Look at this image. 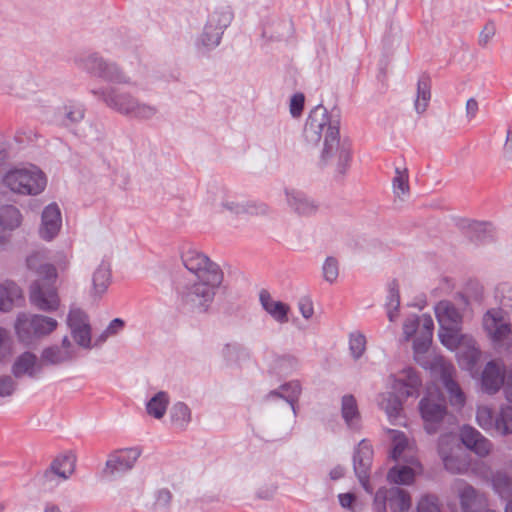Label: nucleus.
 I'll use <instances>...</instances> for the list:
<instances>
[{
  "label": "nucleus",
  "mask_w": 512,
  "mask_h": 512,
  "mask_svg": "<svg viewBox=\"0 0 512 512\" xmlns=\"http://www.w3.org/2000/svg\"><path fill=\"white\" fill-rule=\"evenodd\" d=\"M339 129V119L319 105L309 114L304 128V138L307 144L312 146H318L322 142L321 162L335 164L337 171L344 174L351 160V152L349 146L341 143Z\"/></svg>",
  "instance_id": "obj_1"
},
{
  "label": "nucleus",
  "mask_w": 512,
  "mask_h": 512,
  "mask_svg": "<svg viewBox=\"0 0 512 512\" xmlns=\"http://www.w3.org/2000/svg\"><path fill=\"white\" fill-rule=\"evenodd\" d=\"M434 313L439 324L438 336L442 345L456 351L457 361L462 369L472 371L481 352L472 336L460 332L463 319L460 308L449 300H442L435 305Z\"/></svg>",
  "instance_id": "obj_2"
},
{
  "label": "nucleus",
  "mask_w": 512,
  "mask_h": 512,
  "mask_svg": "<svg viewBox=\"0 0 512 512\" xmlns=\"http://www.w3.org/2000/svg\"><path fill=\"white\" fill-rule=\"evenodd\" d=\"M181 258L185 268L195 276L188 288L186 300L201 308L208 307L223 281L220 266L195 248L184 251Z\"/></svg>",
  "instance_id": "obj_3"
},
{
  "label": "nucleus",
  "mask_w": 512,
  "mask_h": 512,
  "mask_svg": "<svg viewBox=\"0 0 512 512\" xmlns=\"http://www.w3.org/2000/svg\"><path fill=\"white\" fill-rule=\"evenodd\" d=\"M27 266L37 274V279L29 290L31 304L42 311L57 310L60 306V298L54 286L57 279L55 267L46 263L44 256L39 252L27 258Z\"/></svg>",
  "instance_id": "obj_4"
},
{
  "label": "nucleus",
  "mask_w": 512,
  "mask_h": 512,
  "mask_svg": "<svg viewBox=\"0 0 512 512\" xmlns=\"http://www.w3.org/2000/svg\"><path fill=\"white\" fill-rule=\"evenodd\" d=\"M2 183L10 191L20 195H38L47 185L45 174L36 166H20L9 169Z\"/></svg>",
  "instance_id": "obj_5"
},
{
  "label": "nucleus",
  "mask_w": 512,
  "mask_h": 512,
  "mask_svg": "<svg viewBox=\"0 0 512 512\" xmlns=\"http://www.w3.org/2000/svg\"><path fill=\"white\" fill-rule=\"evenodd\" d=\"M57 326L58 322L52 317L21 313L17 316L14 330L20 342L30 344L34 339L50 335Z\"/></svg>",
  "instance_id": "obj_6"
},
{
  "label": "nucleus",
  "mask_w": 512,
  "mask_h": 512,
  "mask_svg": "<svg viewBox=\"0 0 512 512\" xmlns=\"http://www.w3.org/2000/svg\"><path fill=\"white\" fill-rule=\"evenodd\" d=\"M418 407L425 430L430 434L437 432L447 414L445 399L439 389L428 388Z\"/></svg>",
  "instance_id": "obj_7"
},
{
  "label": "nucleus",
  "mask_w": 512,
  "mask_h": 512,
  "mask_svg": "<svg viewBox=\"0 0 512 512\" xmlns=\"http://www.w3.org/2000/svg\"><path fill=\"white\" fill-rule=\"evenodd\" d=\"M478 425L486 431H495L501 436L512 434V406L501 405L495 414L487 405L478 406L476 411Z\"/></svg>",
  "instance_id": "obj_8"
},
{
  "label": "nucleus",
  "mask_w": 512,
  "mask_h": 512,
  "mask_svg": "<svg viewBox=\"0 0 512 512\" xmlns=\"http://www.w3.org/2000/svg\"><path fill=\"white\" fill-rule=\"evenodd\" d=\"M483 328L495 345L512 349V324L501 309H491L484 314Z\"/></svg>",
  "instance_id": "obj_9"
},
{
  "label": "nucleus",
  "mask_w": 512,
  "mask_h": 512,
  "mask_svg": "<svg viewBox=\"0 0 512 512\" xmlns=\"http://www.w3.org/2000/svg\"><path fill=\"white\" fill-rule=\"evenodd\" d=\"M429 370L441 378L451 406L461 409L465 405L466 396L459 384L454 380L456 373L454 366L445 360L444 357H434Z\"/></svg>",
  "instance_id": "obj_10"
},
{
  "label": "nucleus",
  "mask_w": 512,
  "mask_h": 512,
  "mask_svg": "<svg viewBox=\"0 0 512 512\" xmlns=\"http://www.w3.org/2000/svg\"><path fill=\"white\" fill-rule=\"evenodd\" d=\"M452 489L458 498L462 512H483L489 507L486 494L464 479H455L452 483Z\"/></svg>",
  "instance_id": "obj_11"
},
{
  "label": "nucleus",
  "mask_w": 512,
  "mask_h": 512,
  "mask_svg": "<svg viewBox=\"0 0 512 512\" xmlns=\"http://www.w3.org/2000/svg\"><path fill=\"white\" fill-rule=\"evenodd\" d=\"M387 503L392 512H406L411 506L409 494L398 487L380 488L374 496V512H387Z\"/></svg>",
  "instance_id": "obj_12"
},
{
  "label": "nucleus",
  "mask_w": 512,
  "mask_h": 512,
  "mask_svg": "<svg viewBox=\"0 0 512 512\" xmlns=\"http://www.w3.org/2000/svg\"><path fill=\"white\" fill-rule=\"evenodd\" d=\"M373 460V449L369 441L363 439L359 442L353 455V469L355 475L363 487L369 493H373V487L370 484V469Z\"/></svg>",
  "instance_id": "obj_13"
},
{
  "label": "nucleus",
  "mask_w": 512,
  "mask_h": 512,
  "mask_svg": "<svg viewBox=\"0 0 512 512\" xmlns=\"http://www.w3.org/2000/svg\"><path fill=\"white\" fill-rule=\"evenodd\" d=\"M390 388L401 397H417L419 395L422 381L415 369L406 367L388 377Z\"/></svg>",
  "instance_id": "obj_14"
},
{
  "label": "nucleus",
  "mask_w": 512,
  "mask_h": 512,
  "mask_svg": "<svg viewBox=\"0 0 512 512\" xmlns=\"http://www.w3.org/2000/svg\"><path fill=\"white\" fill-rule=\"evenodd\" d=\"M302 388L299 381H290L281 385L277 390L271 391L266 399L268 401H279L287 412L290 413L292 420L296 417L295 403L298 401Z\"/></svg>",
  "instance_id": "obj_15"
},
{
  "label": "nucleus",
  "mask_w": 512,
  "mask_h": 512,
  "mask_svg": "<svg viewBox=\"0 0 512 512\" xmlns=\"http://www.w3.org/2000/svg\"><path fill=\"white\" fill-rule=\"evenodd\" d=\"M67 324L74 340L82 347H89L91 330L87 315L78 308H72L68 314Z\"/></svg>",
  "instance_id": "obj_16"
},
{
  "label": "nucleus",
  "mask_w": 512,
  "mask_h": 512,
  "mask_svg": "<svg viewBox=\"0 0 512 512\" xmlns=\"http://www.w3.org/2000/svg\"><path fill=\"white\" fill-rule=\"evenodd\" d=\"M106 103L121 113L133 114L137 117H149L154 113L150 106L140 105L126 94H108L105 97Z\"/></svg>",
  "instance_id": "obj_17"
},
{
  "label": "nucleus",
  "mask_w": 512,
  "mask_h": 512,
  "mask_svg": "<svg viewBox=\"0 0 512 512\" xmlns=\"http://www.w3.org/2000/svg\"><path fill=\"white\" fill-rule=\"evenodd\" d=\"M460 439L463 445L474 452L479 457L489 455L492 450V444L489 439L484 437L474 427L465 425L460 430Z\"/></svg>",
  "instance_id": "obj_18"
},
{
  "label": "nucleus",
  "mask_w": 512,
  "mask_h": 512,
  "mask_svg": "<svg viewBox=\"0 0 512 512\" xmlns=\"http://www.w3.org/2000/svg\"><path fill=\"white\" fill-rule=\"evenodd\" d=\"M507 372L504 366L497 361H489L481 375L483 391L490 395L497 393L506 379Z\"/></svg>",
  "instance_id": "obj_19"
},
{
  "label": "nucleus",
  "mask_w": 512,
  "mask_h": 512,
  "mask_svg": "<svg viewBox=\"0 0 512 512\" xmlns=\"http://www.w3.org/2000/svg\"><path fill=\"white\" fill-rule=\"evenodd\" d=\"M286 203L288 207L299 216H311L318 210V204L305 193L294 189L285 188Z\"/></svg>",
  "instance_id": "obj_20"
},
{
  "label": "nucleus",
  "mask_w": 512,
  "mask_h": 512,
  "mask_svg": "<svg viewBox=\"0 0 512 512\" xmlns=\"http://www.w3.org/2000/svg\"><path fill=\"white\" fill-rule=\"evenodd\" d=\"M141 455L138 448H126L112 453L107 462L106 468L111 473L130 470Z\"/></svg>",
  "instance_id": "obj_21"
},
{
  "label": "nucleus",
  "mask_w": 512,
  "mask_h": 512,
  "mask_svg": "<svg viewBox=\"0 0 512 512\" xmlns=\"http://www.w3.org/2000/svg\"><path fill=\"white\" fill-rule=\"evenodd\" d=\"M387 432L391 439V457L394 460L403 459L404 461H410L416 458L414 443L402 431L389 429Z\"/></svg>",
  "instance_id": "obj_22"
},
{
  "label": "nucleus",
  "mask_w": 512,
  "mask_h": 512,
  "mask_svg": "<svg viewBox=\"0 0 512 512\" xmlns=\"http://www.w3.org/2000/svg\"><path fill=\"white\" fill-rule=\"evenodd\" d=\"M61 224V212L58 205H48L42 213L40 236L48 241L53 239L58 234Z\"/></svg>",
  "instance_id": "obj_23"
},
{
  "label": "nucleus",
  "mask_w": 512,
  "mask_h": 512,
  "mask_svg": "<svg viewBox=\"0 0 512 512\" xmlns=\"http://www.w3.org/2000/svg\"><path fill=\"white\" fill-rule=\"evenodd\" d=\"M406 462L408 465L395 466L389 470L387 479L390 483L409 485L413 483L416 475L422 473V466L416 458Z\"/></svg>",
  "instance_id": "obj_24"
},
{
  "label": "nucleus",
  "mask_w": 512,
  "mask_h": 512,
  "mask_svg": "<svg viewBox=\"0 0 512 512\" xmlns=\"http://www.w3.org/2000/svg\"><path fill=\"white\" fill-rule=\"evenodd\" d=\"M395 391L382 392L377 397L378 407L384 411L388 420L395 424L403 415V402Z\"/></svg>",
  "instance_id": "obj_25"
},
{
  "label": "nucleus",
  "mask_w": 512,
  "mask_h": 512,
  "mask_svg": "<svg viewBox=\"0 0 512 512\" xmlns=\"http://www.w3.org/2000/svg\"><path fill=\"white\" fill-rule=\"evenodd\" d=\"M259 301L266 313H268L276 322L280 324L288 322V313L290 311L288 304L274 300L271 294L265 289H262L259 292Z\"/></svg>",
  "instance_id": "obj_26"
},
{
  "label": "nucleus",
  "mask_w": 512,
  "mask_h": 512,
  "mask_svg": "<svg viewBox=\"0 0 512 512\" xmlns=\"http://www.w3.org/2000/svg\"><path fill=\"white\" fill-rule=\"evenodd\" d=\"M22 223V215L18 208L6 205L0 209V244L7 242L6 231L18 228Z\"/></svg>",
  "instance_id": "obj_27"
},
{
  "label": "nucleus",
  "mask_w": 512,
  "mask_h": 512,
  "mask_svg": "<svg viewBox=\"0 0 512 512\" xmlns=\"http://www.w3.org/2000/svg\"><path fill=\"white\" fill-rule=\"evenodd\" d=\"M41 370V363L38 362L35 354L24 352L17 357L13 366L12 373L15 377L28 375L35 376Z\"/></svg>",
  "instance_id": "obj_28"
},
{
  "label": "nucleus",
  "mask_w": 512,
  "mask_h": 512,
  "mask_svg": "<svg viewBox=\"0 0 512 512\" xmlns=\"http://www.w3.org/2000/svg\"><path fill=\"white\" fill-rule=\"evenodd\" d=\"M22 298L20 288L13 282L0 283V310L9 311Z\"/></svg>",
  "instance_id": "obj_29"
},
{
  "label": "nucleus",
  "mask_w": 512,
  "mask_h": 512,
  "mask_svg": "<svg viewBox=\"0 0 512 512\" xmlns=\"http://www.w3.org/2000/svg\"><path fill=\"white\" fill-rule=\"evenodd\" d=\"M269 368L275 373H290L299 366V360L293 355L272 354L267 358Z\"/></svg>",
  "instance_id": "obj_30"
},
{
  "label": "nucleus",
  "mask_w": 512,
  "mask_h": 512,
  "mask_svg": "<svg viewBox=\"0 0 512 512\" xmlns=\"http://www.w3.org/2000/svg\"><path fill=\"white\" fill-rule=\"evenodd\" d=\"M342 417L351 429L360 428V414L357 407L356 399L352 395H344L342 397Z\"/></svg>",
  "instance_id": "obj_31"
},
{
  "label": "nucleus",
  "mask_w": 512,
  "mask_h": 512,
  "mask_svg": "<svg viewBox=\"0 0 512 512\" xmlns=\"http://www.w3.org/2000/svg\"><path fill=\"white\" fill-rule=\"evenodd\" d=\"M432 341V336L423 335L422 333H419V335L416 337L413 343V349H414V359L416 362H418L421 366H423L426 369H429L430 364L433 362L434 357H441L440 355H429L428 359H423V354L428 352V349L430 347Z\"/></svg>",
  "instance_id": "obj_32"
},
{
  "label": "nucleus",
  "mask_w": 512,
  "mask_h": 512,
  "mask_svg": "<svg viewBox=\"0 0 512 512\" xmlns=\"http://www.w3.org/2000/svg\"><path fill=\"white\" fill-rule=\"evenodd\" d=\"M431 99V84L428 77H421L417 82V94L414 101V107L418 114L427 110Z\"/></svg>",
  "instance_id": "obj_33"
},
{
  "label": "nucleus",
  "mask_w": 512,
  "mask_h": 512,
  "mask_svg": "<svg viewBox=\"0 0 512 512\" xmlns=\"http://www.w3.org/2000/svg\"><path fill=\"white\" fill-rule=\"evenodd\" d=\"M93 290L97 295L105 293L111 282V270L108 263L102 262L93 273Z\"/></svg>",
  "instance_id": "obj_34"
},
{
  "label": "nucleus",
  "mask_w": 512,
  "mask_h": 512,
  "mask_svg": "<svg viewBox=\"0 0 512 512\" xmlns=\"http://www.w3.org/2000/svg\"><path fill=\"white\" fill-rule=\"evenodd\" d=\"M76 457L72 453L57 457L51 464V471L57 476L67 479L75 469Z\"/></svg>",
  "instance_id": "obj_35"
},
{
  "label": "nucleus",
  "mask_w": 512,
  "mask_h": 512,
  "mask_svg": "<svg viewBox=\"0 0 512 512\" xmlns=\"http://www.w3.org/2000/svg\"><path fill=\"white\" fill-rule=\"evenodd\" d=\"M443 453V465L445 469L451 474H465L469 470V462L466 458L459 455L460 452L448 455Z\"/></svg>",
  "instance_id": "obj_36"
},
{
  "label": "nucleus",
  "mask_w": 512,
  "mask_h": 512,
  "mask_svg": "<svg viewBox=\"0 0 512 512\" xmlns=\"http://www.w3.org/2000/svg\"><path fill=\"white\" fill-rule=\"evenodd\" d=\"M400 295L398 284L393 281L389 284L388 295L385 303L387 316L390 322L397 321L399 317Z\"/></svg>",
  "instance_id": "obj_37"
},
{
  "label": "nucleus",
  "mask_w": 512,
  "mask_h": 512,
  "mask_svg": "<svg viewBox=\"0 0 512 512\" xmlns=\"http://www.w3.org/2000/svg\"><path fill=\"white\" fill-rule=\"evenodd\" d=\"M170 417L172 425L179 430H183L191 421V411L186 404L178 402L173 405Z\"/></svg>",
  "instance_id": "obj_38"
},
{
  "label": "nucleus",
  "mask_w": 512,
  "mask_h": 512,
  "mask_svg": "<svg viewBox=\"0 0 512 512\" xmlns=\"http://www.w3.org/2000/svg\"><path fill=\"white\" fill-rule=\"evenodd\" d=\"M168 404L169 397L167 393L158 392L148 401L146 405L147 413L156 419H161L166 413Z\"/></svg>",
  "instance_id": "obj_39"
},
{
  "label": "nucleus",
  "mask_w": 512,
  "mask_h": 512,
  "mask_svg": "<svg viewBox=\"0 0 512 512\" xmlns=\"http://www.w3.org/2000/svg\"><path fill=\"white\" fill-rule=\"evenodd\" d=\"M492 487L501 498L512 497V478L505 472H496L492 476Z\"/></svg>",
  "instance_id": "obj_40"
},
{
  "label": "nucleus",
  "mask_w": 512,
  "mask_h": 512,
  "mask_svg": "<svg viewBox=\"0 0 512 512\" xmlns=\"http://www.w3.org/2000/svg\"><path fill=\"white\" fill-rule=\"evenodd\" d=\"M393 192L395 196L404 200L409 195V176L406 168L395 169V177L393 178Z\"/></svg>",
  "instance_id": "obj_41"
},
{
  "label": "nucleus",
  "mask_w": 512,
  "mask_h": 512,
  "mask_svg": "<svg viewBox=\"0 0 512 512\" xmlns=\"http://www.w3.org/2000/svg\"><path fill=\"white\" fill-rule=\"evenodd\" d=\"M226 209L235 214L245 212L252 215H267L269 213V207L264 203H251L247 206L230 203L226 204Z\"/></svg>",
  "instance_id": "obj_42"
},
{
  "label": "nucleus",
  "mask_w": 512,
  "mask_h": 512,
  "mask_svg": "<svg viewBox=\"0 0 512 512\" xmlns=\"http://www.w3.org/2000/svg\"><path fill=\"white\" fill-rule=\"evenodd\" d=\"M42 362L46 364H59L71 358V353L62 351L59 347H49L43 350Z\"/></svg>",
  "instance_id": "obj_43"
},
{
  "label": "nucleus",
  "mask_w": 512,
  "mask_h": 512,
  "mask_svg": "<svg viewBox=\"0 0 512 512\" xmlns=\"http://www.w3.org/2000/svg\"><path fill=\"white\" fill-rule=\"evenodd\" d=\"M443 450L446 454L451 455L460 452L461 448L457 443V438L453 434H444L439 438L438 442V454L443 459Z\"/></svg>",
  "instance_id": "obj_44"
},
{
  "label": "nucleus",
  "mask_w": 512,
  "mask_h": 512,
  "mask_svg": "<svg viewBox=\"0 0 512 512\" xmlns=\"http://www.w3.org/2000/svg\"><path fill=\"white\" fill-rule=\"evenodd\" d=\"M222 29L221 27L213 26L212 24H208L205 27V30L202 34V43L204 46L208 48H213L218 46L222 37Z\"/></svg>",
  "instance_id": "obj_45"
},
{
  "label": "nucleus",
  "mask_w": 512,
  "mask_h": 512,
  "mask_svg": "<svg viewBox=\"0 0 512 512\" xmlns=\"http://www.w3.org/2000/svg\"><path fill=\"white\" fill-rule=\"evenodd\" d=\"M172 500V494L168 489H160L155 494L154 502L149 506L152 512H163L165 511Z\"/></svg>",
  "instance_id": "obj_46"
},
{
  "label": "nucleus",
  "mask_w": 512,
  "mask_h": 512,
  "mask_svg": "<svg viewBox=\"0 0 512 512\" xmlns=\"http://www.w3.org/2000/svg\"><path fill=\"white\" fill-rule=\"evenodd\" d=\"M322 274L325 281L334 283L339 275V262L336 258L329 256L322 265Z\"/></svg>",
  "instance_id": "obj_47"
},
{
  "label": "nucleus",
  "mask_w": 512,
  "mask_h": 512,
  "mask_svg": "<svg viewBox=\"0 0 512 512\" xmlns=\"http://www.w3.org/2000/svg\"><path fill=\"white\" fill-rule=\"evenodd\" d=\"M349 348L354 359H359L366 349V338L359 332L352 333L349 339Z\"/></svg>",
  "instance_id": "obj_48"
},
{
  "label": "nucleus",
  "mask_w": 512,
  "mask_h": 512,
  "mask_svg": "<svg viewBox=\"0 0 512 512\" xmlns=\"http://www.w3.org/2000/svg\"><path fill=\"white\" fill-rule=\"evenodd\" d=\"M417 512H441L438 498L432 495L423 496L418 502Z\"/></svg>",
  "instance_id": "obj_49"
},
{
  "label": "nucleus",
  "mask_w": 512,
  "mask_h": 512,
  "mask_svg": "<svg viewBox=\"0 0 512 512\" xmlns=\"http://www.w3.org/2000/svg\"><path fill=\"white\" fill-rule=\"evenodd\" d=\"M305 103V96L302 93L294 94L290 99L289 111L292 117L298 118L301 116Z\"/></svg>",
  "instance_id": "obj_50"
},
{
  "label": "nucleus",
  "mask_w": 512,
  "mask_h": 512,
  "mask_svg": "<svg viewBox=\"0 0 512 512\" xmlns=\"http://www.w3.org/2000/svg\"><path fill=\"white\" fill-rule=\"evenodd\" d=\"M90 68L98 73L100 76L104 77H112L111 69L112 67L108 66L102 59L93 58L90 60Z\"/></svg>",
  "instance_id": "obj_51"
},
{
  "label": "nucleus",
  "mask_w": 512,
  "mask_h": 512,
  "mask_svg": "<svg viewBox=\"0 0 512 512\" xmlns=\"http://www.w3.org/2000/svg\"><path fill=\"white\" fill-rule=\"evenodd\" d=\"M298 309L301 315L306 319H310L314 314L312 300L308 297H302L298 301Z\"/></svg>",
  "instance_id": "obj_52"
},
{
  "label": "nucleus",
  "mask_w": 512,
  "mask_h": 512,
  "mask_svg": "<svg viewBox=\"0 0 512 512\" xmlns=\"http://www.w3.org/2000/svg\"><path fill=\"white\" fill-rule=\"evenodd\" d=\"M419 326L421 327V331L419 333L427 336L433 335L434 322L430 315L424 314L421 317H418V327Z\"/></svg>",
  "instance_id": "obj_53"
},
{
  "label": "nucleus",
  "mask_w": 512,
  "mask_h": 512,
  "mask_svg": "<svg viewBox=\"0 0 512 512\" xmlns=\"http://www.w3.org/2000/svg\"><path fill=\"white\" fill-rule=\"evenodd\" d=\"M9 333L6 329L0 327V361L4 360L10 354Z\"/></svg>",
  "instance_id": "obj_54"
},
{
  "label": "nucleus",
  "mask_w": 512,
  "mask_h": 512,
  "mask_svg": "<svg viewBox=\"0 0 512 512\" xmlns=\"http://www.w3.org/2000/svg\"><path fill=\"white\" fill-rule=\"evenodd\" d=\"M66 119L70 123L80 121L84 117V111L79 105H71L65 107Z\"/></svg>",
  "instance_id": "obj_55"
},
{
  "label": "nucleus",
  "mask_w": 512,
  "mask_h": 512,
  "mask_svg": "<svg viewBox=\"0 0 512 512\" xmlns=\"http://www.w3.org/2000/svg\"><path fill=\"white\" fill-rule=\"evenodd\" d=\"M418 330V317L411 316L406 318L403 324V333L406 339L412 337Z\"/></svg>",
  "instance_id": "obj_56"
},
{
  "label": "nucleus",
  "mask_w": 512,
  "mask_h": 512,
  "mask_svg": "<svg viewBox=\"0 0 512 512\" xmlns=\"http://www.w3.org/2000/svg\"><path fill=\"white\" fill-rule=\"evenodd\" d=\"M14 387L15 383L9 376L0 377V396H10Z\"/></svg>",
  "instance_id": "obj_57"
},
{
  "label": "nucleus",
  "mask_w": 512,
  "mask_h": 512,
  "mask_svg": "<svg viewBox=\"0 0 512 512\" xmlns=\"http://www.w3.org/2000/svg\"><path fill=\"white\" fill-rule=\"evenodd\" d=\"M338 498L343 508L354 511L353 504L356 500V496L353 493L339 494Z\"/></svg>",
  "instance_id": "obj_58"
},
{
  "label": "nucleus",
  "mask_w": 512,
  "mask_h": 512,
  "mask_svg": "<svg viewBox=\"0 0 512 512\" xmlns=\"http://www.w3.org/2000/svg\"><path fill=\"white\" fill-rule=\"evenodd\" d=\"M502 386L506 400L512 404V369L506 373Z\"/></svg>",
  "instance_id": "obj_59"
},
{
  "label": "nucleus",
  "mask_w": 512,
  "mask_h": 512,
  "mask_svg": "<svg viewBox=\"0 0 512 512\" xmlns=\"http://www.w3.org/2000/svg\"><path fill=\"white\" fill-rule=\"evenodd\" d=\"M466 116L469 120H472L478 112V102L475 98H470L466 102Z\"/></svg>",
  "instance_id": "obj_60"
},
{
  "label": "nucleus",
  "mask_w": 512,
  "mask_h": 512,
  "mask_svg": "<svg viewBox=\"0 0 512 512\" xmlns=\"http://www.w3.org/2000/svg\"><path fill=\"white\" fill-rule=\"evenodd\" d=\"M123 325H124V322L119 318L112 320L106 329V334H108V335L115 334L118 330L122 329Z\"/></svg>",
  "instance_id": "obj_61"
},
{
  "label": "nucleus",
  "mask_w": 512,
  "mask_h": 512,
  "mask_svg": "<svg viewBox=\"0 0 512 512\" xmlns=\"http://www.w3.org/2000/svg\"><path fill=\"white\" fill-rule=\"evenodd\" d=\"M505 157L512 159V131L507 132L506 142L504 144Z\"/></svg>",
  "instance_id": "obj_62"
},
{
  "label": "nucleus",
  "mask_w": 512,
  "mask_h": 512,
  "mask_svg": "<svg viewBox=\"0 0 512 512\" xmlns=\"http://www.w3.org/2000/svg\"><path fill=\"white\" fill-rule=\"evenodd\" d=\"M344 467L341 465L335 466L329 473V476L332 480H338L344 476Z\"/></svg>",
  "instance_id": "obj_63"
},
{
  "label": "nucleus",
  "mask_w": 512,
  "mask_h": 512,
  "mask_svg": "<svg viewBox=\"0 0 512 512\" xmlns=\"http://www.w3.org/2000/svg\"><path fill=\"white\" fill-rule=\"evenodd\" d=\"M44 512H62V511L60 510V508L58 506L49 504L46 506Z\"/></svg>",
  "instance_id": "obj_64"
}]
</instances>
